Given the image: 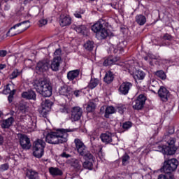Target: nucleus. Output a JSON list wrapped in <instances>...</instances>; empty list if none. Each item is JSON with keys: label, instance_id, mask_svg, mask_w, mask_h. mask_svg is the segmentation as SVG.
<instances>
[{"label": "nucleus", "instance_id": "obj_50", "mask_svg": "<svg viewBox=\"0 0 179 179\" xmlns=\"http://www.w3.org/2000/svg\"><path fill=\"white\" fill-rule=\"evenodd\" d=\"M20 110L22 111L23 113H26V105L24 104H20Z\"/></svg>", "mask_w": 179, "mask_h": 179}, {"label": "nucleus", "instance_id": "obj_57", "mask_svg": "<svg viewBox=\"0 0 179 179\" xmlns=\"http://www.w3.org/2000/svg\"><path fill=\"white\" fill-rule=\"evenodd\" d=\"M62 157H66V159H68V157H69V155L66 154V153H63L62 155Z\"/></svg>", "mask_w": 179, "mask_h": 179}, {"label": "nucleus", "instance_id": "obj_38", "mask_svg": "<svg viewBox=\"0 0 179 179\" xmlns=\"http://www.w3.org/2000/svg\"><path fill=\"white\" fill-rule=\"evenodd\" d=\"M96 108V104L93 101H90L87 106V111L88 113H92Z\"/></svg>", "mask_w": 179, "mask_h": 179}, {"label": "nucleus", "instance_id": "obj_9", "mask_svg": "<svg viewBox=\"0 0 179 179\" xmlns=\"http://www.w3.org/2000/svg\"><path fill=\"white\" fill-rule=\"evenodd\" d=\"M146 101V96L143 94H140L137 99L133 102V108L134 110H142L145 102Z\"/></svg>", "mask_w": 179, "mask_h": 179}, {"label": "nucleus", "instance_id": "obj_30", "mask_svg": "<svg viewBox=\"0 0 179 179\" xmlns=\"http://www.w3.org/2000/svg\"><path fill=\"white\" fill-rule=\"evenodd\" d=\"M117 111V109L113 106L106 107L105 110V117L106 118H109L110 114H114Z\"/></svg>", "mask_w": 179, "mask_h": 179}, {"label": "nucleus", "instance_id": "obj_29", "mask_svg": "<svg viewBox=\"0 0 179 179\" xmlns=\"http://www.w3.org/2000/svg\"><path fill=\"white\" fill-rule=\"evenodd\" d=\"M106 83L110 84L114 80V74L111 71H108L103 78Z\"/></svg>", "mask_w": 179, "mask_h": 179}, {"label": "nucleus", "instance_id": "obj_23", "mask_svg": "<svg viewBox=\"0 0 179 179\" xmlns=\"http://www.w3.org/2000/svg\"><path fill=\"white\" fill-rule=\"evenodd\" d=\"M145 76H146V74L143 71L136 70L135 72H133V78L135 80H143Z\"/></svg>", "mask_w": 179, "mask_h": 179}, {"label": "nucleus", "instance_id": "obj_59", "mask_svg": "<svg viewBox=\"0 0 179 179\" xmlns=\"http://www.w3.org/2000/svg\"><path fill=\"white\" fill-rule=\"evenodd\" d=\"M2 143H3V137L0 136V145H2Z\"/></svg>", "mask_w": 179, "mask_h": 179}, {"label": "nucleus", "instance_id": "obj_56", "mask_svg": "<svg viewBox=\"0 0 179 179\" xmlns=\"http://www.w3.org/2000/svg\"><path fill=\"white\" fill-rule=\"evenodd\" d=\"M100 111L103 114L104 111H106V106L101 107Z\"/></svg>", "mask_w": 179, "mask_h": 179}, {"label": "nucleus", "instance_id": "obj_34", "mask_svg": "<svg viewBox=\"0 0 179 179\" xmlns=\"http://www.w3.org/2000/svg\"><path fill=\"white\" fill-rule=\"evenodd\" d=\"M27 177H28L29 179H37L38 178V173L31 169H29L27 171Z\"/></svg>", "mask_w": 179, "mask_h": 179}, {"label": "nucleus", "instance_id": "obj_19", "mask_svg": "<svg viewBox=\"0 0 179 179\" xmlns=\"http://www.w3.org/2000/svg\"><path fill=\"white\" fill-rule=\"evenodd\" d=\"M49 68H50V66L48 64V62H39L36 66V71L38 73V72H45L46 71H48Z\"/></svg>", "mask_w": 179, "mask_h": 179}, {"label": "nucleus", "instance_id": "obj_4", "mask_svg": "<svg viewBox=\"0 0 179 179\" xmlns=\"http://www.w3.org/2000/svg\"><path fill=\"white\" fill-rule=\"evenodd\" d=\"M92 30L94 33H96V36L99 40H104L108 36H111V32L103 27V24L100 22H97L92 25Z\"/></svg>", "mask_w": 179, "mask_h": 179}, {"label": "nucleus", "instance_id": "obj_16", "mask_svg": "<svg viewBox=\"0 0 179 179\" xmlns=\"http://www.w3.org/2000/svg\"><path fill=\"white\" fill-rule=\"evenodd\" d=\"M71 22V17L68 15H61L59 17V23L62 27L69 26Z\"/></svg>", "mask_w": 179, "mask_h": 179}, {"label": "nucleus", "instance_id": "obj_37", "mask_svg": "<svg viewBox=\"0 0 179 179\" xmlns=\"http://www.w3.org/2000/svg\"><path fill=\"white\" fill-rule=\"evenodd\" d=\"M117 59H118L117 58L114 59V58L109 57L104 61L103 65L104 66H108L110 65H113V64H115V62H117Z\"/></svg>", "mask_w": 179, "mask_h": 179}, {"label": "nucleus", "instance_id": "obj_49", "mask_svg": "<svg viewBox=\"0 0 179 179\" xmlns=\"http://www.w3.org/2000/svg\"><path fill=\"white\" fill-rule=\"evenodd\" d=\"M55 57H61L62 51L61 49H57L54 52Z\"/></svg>", "mask_w": 179, "mask_h": 179}, {"label": "nucleus", "instance_id": "obj_18", "mask_svg": "<svg viewBox=\"0 0 179 179\" xmlns=\"http://www.w3.org/2000/svg\"><path fill=\"white\" fill-rule=\"evenodd\" d=\"M131 87H132V83L129 82L123 83L119 88V92L121 94H128Z\"/></svg>", "mask_w": 179, "mask_h": 179}, {"label": "nucleus", "instance_id": "obj_55", "mask_svg": "<svg viewBox=\"0 0 179 179\" xmlns=\"http://www.w3.org/2000/svg\"><path fill=\"white\" fill-rule=\"evenodd\" d=\"M60 110L62 113H68V108L66 107H64V108H61Z\"/></svg>", "mask_w": 179, "mask_h": 179}, {"label": "nucleus", "instance_id": "obj_35", "mask_svg": "<svg viewBox=\"0 0 179 179\" xmlns=\"http://www.w3.org/2000/svg\"><path fill=\"white\" fill-rule=\"evenodd\" d=\"M99 79L96 78H92L88 84L87 87L89 89L93 90L94 87H97V85H99Z\"/></svg>", "mask_w": 179, "mask_h": 179}, {"label": "nucleus", "instance_id": "obj_53", "mask_svg": "<svg viewBox=\"0 0 179 179\" xmlns=\"http://www.w3.org/2000/svg\"><path fill=\"white\" fill-rule=\"evenodd\" d=\"M82 93V92L77 90V91H74V96H76V97H79V96H80V94Z\"/></svg>", "mask_w": 179, "mask_h": 179}, {"label": "nucleus", "instance_id": "obj_17", "mask_svg": "<svg viewBox=\"0 0 179 179\" xmlns=\"http://www.w3.org/2000/svg\"><path fill=\"white\" fill-rule=\"evenodd\" d=\"M120 65L124 69V71H125V69H128L130 73L132 72V71H135V62L134 60L122 62Z\"/></svg>", "mask_w": 179, "mask_h": 179}, {"label": "nucleus", "instance_id": "obj_22", "mask_svg": "<svg viewBox=\"0 0 179 179\" xmlns=\"http://www.w3.org/2000/svg\"><path fill=\"white\" fill-rule=\"evenodd\" d=\"M73 29L79 34L85 36V34H87V28L86 27V25H73Z\"/></svg>", "mask_w": 179, "mask_h": 179}, {"label": "nucleus", "instance_id": "obj_20", "mask_svg": "<svg viewBox=\"0 0 179 179\" xmlns=\"http://www.w3.org/2000/svg\"><path fill=\"white\" fill-rule=\"evenodd\" d=\"M16 26L18 28V30H20V33H23V31H26V29L30 27V21L27 20L22 22L16 24Z\"/></svg>", "mask_w": 179, "mask_h": 179}, {"label": "nucleus", "instance_id": "obj_11", "mask_svg": "<svg viewBox=\"0 0 179 179\" xmlns=\"http://www.w3.org/2000/svg\"><path fill=\"white\" fill-rule=\"evenodd\" d=\"M100 138L103 143H111L115 139L118 141L117 136H113V134L108 132L101 134Z\"/></svg>", "mask_w": 179, "mask_h": 179}, {"label": "nucleus", "instance_id": "obj_46", "mask_svg": "<svg viewBox=\"0 0 179 179\" xmlns=\"http://www.w3.org/2000/svg\"><path fill=\"white\" fill-rule=\"evenodd\" d=\"M122 127L124 129H129V128H131V127H132V123H131V122H127L123 124Z\"/></svg>", "mask_w": 179, "mask_h": 179}, {"label": "nucleus", "instance_id": "obj_1", "mask_svg": "<svg viewBox=\"0 0 179 179\" xmlns=\"http://www.w3.org/2000/svg\"><path fill=\"white\" fill-rule=\"evenodd\" d=\"M68 132L69 129H59L57 131H51L45 136V141L50 145H59L65 143L68 141Z\"/></svg>", "mask_w": 179, "mask_h": 179}, {"label": "nucleus", "instance_id": "obj_42", "mask_svg": "<svg viewBox=\"0 0 179 179\" xmlns=\"http://www.w3.org/2000/svg\"><path fill=\"white\" fill-rule=\"evenodd\" d=\"M83 13H85L84 10L76 11L74 13V16L75 17H77V19H80L82 18V15H83Z\"/></svg>", "mask_w": 179, "mask_h": 179}, {"label": "nucleus", "instance_id": "obj_48", "mask_svg": "<svg viewBox=\"0 0 179 179\" xmlns=\"http://www.w3.org/2000/svg\"><path fill=\"white\" fill-rule=\"evenodd\" d=\"M163 39L164 40H168V41H171L173 39V37L171 35H169V34H166L164 36H163Z\"/></svg>", "mask_w": 179, "mask_h": 179}, {"label": "nucleus", "instance_id": "obj_27", "mask_svg": "<svg viewBox=\"0 0 179 179\" xmlns=\"http://www.w3.org/2000/svg\"><path fill=\"white\" fill-rule=\"evenodd\" d=\"M78 76H79V70H73L67 73V79L69 80H74Z\"/></svg>", "mask_w": 179, "mask_h": 179}, {"label": "nucleus", "instance_id": "obj_6", "mask_svg": "<svg viewBox=\"0 0 179 179\" xmlns=\"http://www.w3.org/2000/svg\"><path fill=\"white\" fill-rule=\"evenodd\" d=\"M44 148H45V142L42 139H38L34 141L33 145V155L35 157L41 159L44 155Z\"/></svg>", "mask_w": 179, "mask_h": 179}, {"label": "nucleus", "instance_id": "obj_13", "mask_svg": "<svg viewBox=\"0 0 179 179\" xmlns=\"http://www.w3.org/2000/svg\"><path fill=\"white\" fill-rule=\"evenodd\" d=\"M15 92H16V90L13 89V85L10 84L8 85L6 89L3 91V94H9L8 96L9 103H12V101L13 100V96L15 94Z\"/></svg>", "mask_w": 179, "mask_h": 179}, {"label": "nucleus", "instance_id": "obj_10", "mask_svg": "<svg viewBox=\"0 0 179 179\" xmlns=\"http://www.w3.org/2000/svg\"><path fill=\"white\" fill-rule=\"evenodd\" d=\"M84 159L85 160V162L83 164L84 169L92 170L93 169V162H94L93 155H92V154H87V155L84 157Z\"/></svg>", "mask_w": 179, "mask_h": 179}, {"label": "nucleus", "instance_id": "obj_61", "mask_svg": "<svg viewBox=\"0 0 179 179\" xmlns=\"http://www.w3.org/2000/svg\"><path fill=\"white\" fill-rule=\"evenodd\" d=\"M1 115H2V112L0 111V117H1Z\"/></svg>", "mask_w": 179, "mask_h": 179}, {"label": "nucleus", "instance_id": "obj_32", "mask_svg": "<svg viewBox=\"0 0 179 179\" xmlns=\"http://www.w3.org/2000/svg\"><path fill=\"white\" fill-rule=\"evenodd\" d=\"M12 124H13V117H10L2 121L1 127L9 128Z\"/></svg>", "mask_w": 179, "mask_h": 179}, {"label": "nucleus", "instance_id": "obj_5", "mask_svg": "<svg viewBox=\"0 0 179 179\" xmlns=\"http://www.w3.org/2000/svg\"><path fill=\"white\" fill-rule=\"evenodd\" d=\"M167 139H169V141H167L168 143V146H159V152H164L165 153V155H174V153H176V151L177 150V148H176V146L174 145V144L176 143V138H171L169 136H166Z\"/></svg>", "mask_w": 179, "mask_h": 179}, {"label": "nucleus", "instance_id": "obj_58", "mask_svg": "<svg viewBox=\"0 0 179 179\" xmlns=\"http://www.w3.org/2000/svg\"><path fill=\"white\" fill-rule=\"evenodd\" d=\"M6 68V65L5 64H0V69H5Z\"/></svg>", "mask_w": 179, "mask_h": 179}, {"label": "nucleus", "instance_id": "obj_24", "mask_svg": "<svg viewBox=\"0 0 179 179\" xmlns=\"http://www.w3.org/2000/svg\"><path fill=\"white\" fill-rule=\"evenodd\" d=\"M22 97H23V99H27V100H36V92L33 90L23 92L22 94Z\"/></svg>", "mask_w": 179, "mask_h": 179}, {"label": "nucleus", "instance_id": "obj_40", "mask_svg": "<svg viewBox=\"0 0 179 179\" xmlns=\"http://www.w3.org/2000/svg\"><path fill=\"white\" fill-rule=\"evenodd\" d=\"M155 75L158 77L160 78V79L164 80L166 79V73L163 71H158L156 72Z\"/></svg>", "mask_w": 179, "mask_h": 179}, {"label": "nucleus", "instance_id": "obj_36", "mask_svg": "<svg viewBox=\"0 0 179 179\" xmlns=\"http://www.w3.org/2000/svg\"><path fill=\"white\" fill-rule=\"evenodd\" d=\"M49 171L52 176H62V171L58 168L51 167L49 169Z\"/></svg>", "mask_w": 179, "mask_h": 179}, {"label": "nucleus", "instance_id": "obj_60", "mask_svg": "<svg viewBox=\"0 0 179 179\" xmlns=\"http://www.w3.org/2000/svg\"><path fill=\"white\" fill-rule=\"evenodd\" d=\"M112 145H117V143H112Z\"/></svg>", "mask_w": 179, "mask_h": 179}, {"label": "nucleus", "instance_id": "obj_63", "mask_svg": "<svg viewBox=\"0 0 179 179\" xmlns=\"http://www.w3.org/2000/svg\"><path fill=\"white\" fill-rule=\"evenodd\" d=\"M90 1H94V0H90Z\"/></svg>", "mask_w": 179, "mask_h": 179}, {"label": "nucleus", "instance_id": "obj_43", "mask_svg": "<svg viewBox=\"0 0 179 179\" xmlns=\"http://www.w3.org/2000/svg\"><path fill=\"white\" fill-rule=\"evenodd\" d=\"M19 76V71L18 70H14L11 75L10 76V79H15Z\"/></svg>", "mask_w": 179, "mask_h": 179}, {"label": "nucleus", "instance_id": "obj_12", "mask_svg": "<svg viewBox=\"0 0 179 179\" xmlns=\"http://www.w3.org/2000/svg\"><path fill=\"white\" fill-rule=\"evenodd\" d=\"M82 108L79 107H74L71 110V121H79L82 117Z\"/></svg>", "mask_w": 179, "mask_h": 179}, {"label": "nucleus", "instance_id": "obj_3", "mask_svg": "<svg viewBox=\"0 0 179 179\" xmlns=\"http://www.w3.org/2000/svg\"><path fill=\"white\" fill-rule=\"evenodd\" d=\"M178 166V161L176 159H171L165 161L163 169L166 173L159 175L158 179H174V176L171 173L177 170Z\"/></svg>", "mask_w": 179, "mask_h": 179}, {"label": "nucleus", "instance_id": "obj_2", "mask_svg": "<svg viewBox=\"0 0 179 179\" xmlns=\"http://www.w3.org/2000/svg\"><path fill=\"white\" fill-rule=\"evenodd\" d=\"M33 86L36 92L43 97H50L52 94V87H51L48 80H35L33 83Z\"/></svg>", "mask_w": 179, "mask_h": 179}, {"label": "nucleus", "instance_id": "obj_51", "mask_svg": "<svg viewBox=\"0 0 179 179\" xmlns=\"http://www.w3.org/2000/svg\"><path fill=\"white\" fill-rule=\"evenodd\" d=\"M3 6H4V10H9V9H10V5H9V3H4Z\"/></svg>", "mask_w": 179, "mask_h": 179}, {"label": "nucleus", "instance_id": "obj_25", "mask_svg": "<svg viewBox=\"0 0 179 179\" xmlns=\"http://www.w3.org/2000/svg\"><path fill=\"white\" fill-rule=\"evenodd\" d=\"M59 94L60 96H66V97H68V96L71 94V87L66 85L61 87L59 90Z\"/></svg>", "mask_w": 179, "mask_h": 179}, {"label": "nucleus", "instance_id": "obj_64", "mask_svg": "<svg viewBox=\"0 0 179 179\" xmlns=\"http://www.w3.org/2000/svg\"><path fill=\"white\" fill-rule=\"evenodd\" d=\"M6 1H6H8V0H5Z\"/></svg>", "mask_w": 179, "mask_h": 179}, {"label": "nucleus", "instance_id": "obj_28", "mask_svg": "<svg viewBox=\"0 0 179 179\" xmlns=\"http://www.w3.org/2000/svg\"><path fill=\"white\" fill-rule=\"evenodd\" d=\"M110 51L114 52V54H117V52H118V54H122V52L124 51V48H122V47L121 46V44H119L117 45H112L110 47Z\"/></svg>", "mask_w": 179, "mask_h": 179}, {"label": "nucleus", "instance_id": "obj_39", "mask_svg": "<svg viewBox=\"0 0 179 179\" xmlns=\"http://www.w3.org/2000/svg\"><path fill=\"white\" fill-rule=\"evenodd\" d=\"M73 166L75 169H77V170H80L82 169V162L78 159H75Z\"/></svg>", "mask_w": 179, "mask_h": 179}, {"label": "nucleus", "instance_id": "obj_47", "mask_svg": "<svg viewBox=\"0 0 179 179\" xmlns=\"http://www.w3.org/2000/svg\"><path fill=\"white\" fill-rule=\"evenodd\" d=\"M117 110L120 114H123L124 111H125V106L122 105L117 107Z\"/></svg>", "mask_w": 179, "mask_h": 179}, {"label": "nucleus", "instance_id": "obj_14", "mask_svg": "<svg viewBox=\"0 0 179 179\" xmlns=\"http://www.w3.org/2000/svg\"><path fill=\"white\" fill-rule=\"evenodd\" d=\"M158 95L161 100L163 101H167L170 97V92L164 87H161L158 90Z\"/></svg>", "mask_w": 179, "mask_h": 179}, {"label": "nucleus", "instance_id": "obj_33", "mask_svg": "<svg viewBox=\"0 0 179 179\" xmlns=\"http://www.w3.org/2000/svg\"><path fill=\"white\" fill-rule=\"evenodd\" d=\"M84 48L87 50V51H93V48H94V42L93 41H87L84 44Z\"/></svg>", "mask_w": 179, "mask_h": 179}, {"label": "nucleus", "instance_id": "obj_7", "mask_svg": "<svg viewBox=\"0 0 179 179\" xmlns=\"http://www.w3.org/2000/svg\"><path fill=\"white\" fill-rule=\"evenodd\" d=\"M74 143L76 145V149L79 153L80 156H83V157H86L87 155H92L90 152L87 151V148H86V145L85 143L82 142L79 138H76L74 141Z\"/></svg>", "mask_w": 179, "mask_h": 179}, {"label": "nucleus", "instance_id": "obj_45", "mask_svg": "<svg viewBox=\"0 0 179 179\" xmlns=\"http://www.w3.org/2000/svg\"><path fill=\"white\" fill-rule=\"evenodd\" d=\"M47 23H48L47 20L42 19L38 21V24L39 27H43V26H45V24H47Z\"/></svg>", "mask_w": 179, "mask_h": 179}, {"label": "nucleus", "instance_id": "obj_44", "mask_svg": "<svg viewBox=\"0 0 179 179\" xmlns=\"http://www.w3.org/2000/svg\"><path fill=\"white\" fill-rule=\"evenodd\" d=\"M9 169V164H3L0 166V171H6Z\"/></svg>", "mask_w": 179, "mask_h": 179}, {"label": "nucleus", "instance_id": "obj_62", "mask_svg": "<svg viewBox=\"0 0 179 179\" xmlns=\"http://www.w3.org/2000/svg\"><path fill=\"white\" fill-rule=\"evenodd\" d=\"M145 61H147L148 60V57H145Z\"/></svg>", "mask_w": 179, "mask_h": 179}, {"label": "nucleus", "instance_id": "obj_15", "mask_svg": "<svg viewBox=\"0 0 179 179\" xmlns=\"http://www.w3.org/2000/svg\"><path fill=\"white\" fill-rule=\"evenodd\" d=\"M20 143L22 149H30V148H31V143H30V138H29L27 136L21 135Z\"/></svg>", "mask_w": 179, "mask_h": 179}, {"label": "nucleus", "instance_id": "obj_54", "mask_svg": "<svg viewBox=\"0 0 179 179\" xmlns=\"http://www.w3.org/2000/svg\"><path fill=\"white\" fill-rule=\"evenodd\" d=\"M29 128H30L31 131H34L36 129V122H33L32 126H29Z\"/></svg>", "mask_w": 179, "mask_h": 179}, {"label": "nucleus", "instance_id": "obj_41", "mask_svg": "<svg viewBox=\"0 0 179 179\" xmlns=\"http://www.w3.org/2000/svg\"><path fill=\"white\" fill-rule=\"evenodd\" d=\"M122 164L125 166L128 164V162H129V155L125 154L122 156Z\"/></svg>", "mask_w": 179, "mask_h": 179}, {"label": "nucleus", "instance_id": "obj_26", "mask_svg": "<svg viewBox=\"0 0 179 179\" xmlns=\"http://www.w3.org/2000/svg\"><path fill=\"white\" fill-rule=\"evenodd\" d=\"M16 34H20V31L19 30L17 26L15 24L8 30L7 32V36L8 37H12L13 36H16Z\"/></svg>", "mask_w": 179, "mask_h": 179}, {"label": "nucleus", "instance_id": "obj_8", "mask_svg": "<svg viewBox=\"0 0 179 179\" xmlns=\"http://www.w3.org/2000/svg\"><path fill=\"white\" fill-rule=\"evenodd\" d=\"M52 106V102L48 99L43 101L41 103V108L40 109V113L42 117H47V114L50 113L51 107Z\"/></svg>", "mask_w": 179, "mask_h": 179}, {"label": "nucleus", "instance_id": "obj_31", "mask_svg": "<svg viewBox=\"0 0 179 179\" xmlns=\"http://www.w3.org/2000/svg\"><path fill=\"white\" fill-rule=\"evenodd\" d=\"M136 22L139 26H143L146 23V17L145 15H138L136 16Z\"/></svg>", "mask_w": 179, "mask_h": 179}, {"label": "nucleus", "instance_id": "obj_21", "mask_svg": "<svg viewBox=\"0 0 179 179\" xmlns=\"http://www.w3.org/2000/svg\"><path fill=\"white\" fill-rule=\"evenodd\" d=\"M59 64H61V57H55L50 64L51 69L55 71H58Z\"/></svg>", "mask_w": 179, "mask_h": 179}, {"label": "nucleus", "instance_id": "obj_52", "mask_svg": "<svg viewBox=\"0 0 179 179\" xmlns=\"http://www.w3.org/2000/svg\"><path fill=\"white\" fill-rule=\"evenodd\" d=\"M6 54H8L6 50H0V57H6Z\"/></svg>", "mask_w": 179, "mask_h": 179}]
</instances>
